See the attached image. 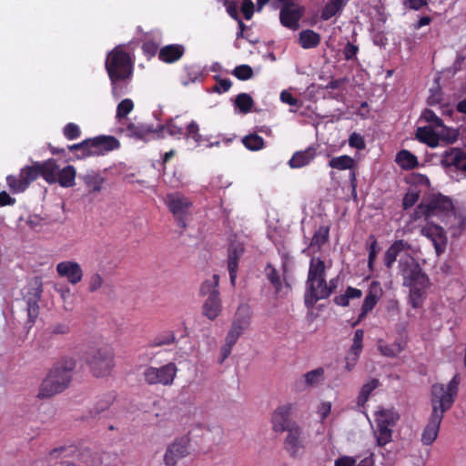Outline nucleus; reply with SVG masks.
<instances>
[{
  "instance_id": "nucleus-52",
  "label": "nucleus",
  "mask_w": 466,
  "mask_h": 466,
  "mask_svg": "<svg viewBox=\"0 0 466 466\" xmlns=\"http://www.w3.org/2000/svg\"><path fill=\"white\" fill-rule=\"evenodd\" d=\"M134 109V103L131 99H123L116 106V117L118 121L123 123L127 116Z\"/></svg>"
},
{
  "instance_id": "nucleus-59",
  "label": "nucleus",
  "mask_w": 466,
  "mask_h": 466,
  "mask_svg": "<svg viewBox=\"0 0 466 466\" xmlns=\"http://www.w3.org/2000/svg\"><path fill=\"white\" fill-rule=\"evenodd\" d=\"M420 195V191H418V190L408 191L403 198V201H402L403 208L408 209V208H411L412 206H414L417 203V201L419 200Z\"/></svg>"
},
{
  "instance_id": "nucleus-8",
  "label": "nucleus",
  "mask_w": 466,
  "mask_h": 466,
  "mask_svg": "<svg viewBox=\"0 0 466 466\" xmlns=\"http://www.w3.org/2000/svg\"><path fill=\"white\" fill-rule=\"evenodd\" d=\"M177 368L168 362L159 368L148 366L143 372L145 381L149 385L171 386L177 377Z\"/></svg>"
},
{
  "instance_id": "nucleus-24",
  "label": "nucleus",
  "mask_w": 466,
  "mask_h": 466,
  "mask_svg": "<svg viewBox=\"0 0 466 466\" xmlns=\"http://www.w3.org/2000/svg\"><path fill=\"white\" fill-rule=\"evenodd\" d=\"M243 253L244 247L240 243H232L228 248V270L232 287L236 286L238 261L241 258Z\"/></svg>"
},
{
  "instance_id": "nucleus-27",
  "label": "nucleus",
  "mask_w": 466,
  "mask_h": 466,
  "mask_svg": "<svg viewBox=\"0 0 466 466\" xmlns=\"http://www.w3.org/2000/svg\"><path fill=\"white\" fill-rule=\"evenodd\" d=\"M36 167H38L39 176L46 183L50 185L55 184V179L59 170V165L56 159L48 158L42 162L36 161Z\"/></svg>"
},
{
  "instance_id": "nucleus-64",
  "label": "nucleus",
  "mask_w": 466,
  "mask_h": 466,
  "mask_svg": "<svg viewBox=\"0 0 466 466\" xmlns=\"http://www.w3.org/2000/svg\"><path fill=\"white\" fill-rule=\"evenodd\" d=\"M217 85L214 86V91L217 93H224L230 89L232 82L228 78H221L216 76Z\"/></svg>"
},
{
  "instance_id": "nucleus-58",
  "label": "nucleus",
  "mask_w": 466,
  "mask_h": 466,
  "mask_svg": "<svg viewBox=\"0 0 466 466\" xmlns=\"http://www.w3.org/2000/svg\"><path fill=\"white\" fill-rule=\"evenodd\" d=\"M237 339H233L231 336L227 335L225 339V344L221 348V360H219L222 363L231 353V350L235 344L237 343Z\"/></svg>"
},
{
  "instance_id": "nucleus-43",
  "label": "nucleus",
  "mask_w": 466,
  "mask_h": 466,
  "mask_svg": "<svg viewBox=\"0 0 466 466\" xmlns=\"http://www.w3.org/2000/svg\"><path fill=\"white\" fill-rule=\"evenodd\" d=\"M380 384V382L378 379H371L370 381L365 383L361 387L360 394L357 398L358 406L364 407L372 391L376 390Z\"/></svg>"
},
{
  "instance_id": "nucleus-41",
  "label": "nucleus",
  "mask_w": 466,
  "mask_h": 466,
  "mask_svg": "<svg viewBox=\"0 0 466 466\" xmlns=\"http://www.w3.org/2000/svg\"><path fill=\"white\" fill-rule=\"evenodd\" d=\"M362 291L357 288L349 286L343 294L335 296L333 301L336 305L340 307H348L350 299H360Z\"/></svg>"
},
{
  "instance_id": "nucleus-44",
  "label": "nucleus",
  "mask_w": 466,
  "mask_h": 466,
  "mask_svg": "<svg viewBox=\"0 0 466 466\" xmlns=\"http://www.w3.org/2000/svg\"><path fill=\"white\" fill-rule=\"evenodd\" d=\"M265 274L270 284L273 286L276 294H280L283 283L277 268L271 263H268L265 267Z\"/></svg>"
},
{
  "instance_id": "nucleus-45",
  "label": "nucleus",
  "mask_w": 466,
  "mask_h": 466,
  "mask_svg": "<svg viewBox=\"0 0 466 466\" xmlns=\"http://www.w3.org/2000/svg\"><path fill=\"white\" fill-rule=\"evenodd\" d=\"M235 107L242 114H248L254 106V100L250 95L247 93L238 94L234 102Z\"/></svg>"
},
{
  "instance_id": "nucleus-6",
  "label": "nucleus",
  "mask_w": 466,
  "mask_h": 466,
  "mask_svg": "<svg viewBox=\"0 0 466 466\" xmlns=\"http://www.w3.org/2000/svg\"><path fill=\"white\" fill-rule=\"evenodd\" d=\"M374 418L377 426V444L384 447L392 441L393 428L400 418V413L394 408H380Z\"/></svg>"
},
{
  "instance_id": "nucleus-61",
  "label": "nucleus",
  "mask_w": 466,
  "mask_h": 466,
  "mask_svg": "<svg viewBox=\"0 0 466 466\" xmlns=\"http://www.w3.org/2000/svg\"><path fill=\"white\" fill-rule=\"evenodd\" d=\"M349 145L350 147L362 150L366 147V143L363 137L356 132H353L349 137Z\"/></svg>"
},
{
  "instance_id": "nucleus-46",
  "label": "nucleus",
  "mask_w": 466,
  "mask_h": 466,
  "mask_svg": "<svg viewBox=\"0 0 466 466\" xmlns=\"http://www.w3.org/2000/svg\"><path fill=\"white\" fill-rule=\"evenodd\" d=\"M410 288V303L413 309L420 308L425 298L424 289L420 286H408Z\"/></svg>"
},
{
  "instance_id": "nucleus-33",
  "label": "nucleus",
  "mask_w": 466,
  "mask_h": 466,
  "mask_svg": "<svg viewBox=\"0 0 466 466\" xmlns=\"http://www.w3.org/2000/svg\"><path fill=\"white\" fill-rule=\"evenodd\" d=\"M405 342L399 339L392 343H386L382 339L378 340V350L381 355L388 358H394L405 349Z\"/></svg>"
},
{
  "instance_id": "nucleus-62",
  "label": "nucleus",
  "mask_w": 466,
  "mask_h": 466,
  "mask_svg": "<svg viewBox=\"0 0 466 466\" xmlns=\"http://www.w3.org/2000/svg\"><path fill=\"white\" fill-rule=\"evenodd\" d=\"M359 46L350 42H348L343 48V56L347 61L357 59Z\"/></svg>"
},
{
  "instance_id": "nucleus-63",
  "label": "nucleus",
  "mask_w": 466,
  "mask_h": 466,
  "mask_svg": "<svg viewBox=\"0 0 466 466\" xmlns=\"http://www.w3.org/2000/svg\"><path fill=\"white\" fill-rule=\"evenodd\" d=\"M422 116L424 120L428 123L433 124L437 127H443V121L441 117H439L434 111L431 109H425L422 113Z\"/></svg>"
},
{
  "instance_id": "nucleus-7",
  "label": "nucleus",
  "mask_w": 466,
  "mask_h": 466,
  "mask_svg": "<svg viewBox=\"0 0 466 466\" xmlns=\"http://www.w3.org/2000/svg\"><path fill=\"white\" fill-rule=\"evenodd\" d=\"M398 273L402 277L403 286L427 287L428 276L422 271L418 261L412 256L405 254L398 263Z\"/></svg>"
},
{
  "instance_id": "nucleus-25",
  "label": "nucleus",
  "mask_w": 466,
  "mask_h": 466,
  "mask_svg": "<svg viewBox=\"0 0 466 466\" xmlns=\"http://www.w3.org/2000/svg\"><path fill=\"white\" fill-rule=\"evenodd\" d=\"M328 166L331 168L337 169V170H350V180L352 185L353 191H356V171H355V166L356 162L354 158H352L350 156L348 155H342L339 157H333L329 159Z\"/></svg>"
},
{
  "instance_id": "nucleus-14",
  "label": "nucleus",
  "mask_w": 466,
  "mask_h": 466,
  "mask_svg": "<svg viewBox=\"0 0 466 466\" xmlns=\"http://www.w3.org/2000/svg\"><path fill=\"white\" fill-rule=\"evenodd\" d=\"M252 309L248 304H240L232 319L230 329L227 335L231 336L235 339H238L243 332L249 327L252 319Z\"/></svg>"
},
{
  "instance_id": "nucleus-5",
  "label": "nucleus",
  "mask_w": 466,
  "mask_h": 466,
  "mask_svg": "<svg viewBox=\"0 0 466 466\" xmlns=\"http://www.w3.org/2000/svg\"><path fill=\"white\" fill-rule=\"evenodd\" d=\"M86 363L95 377H107L115 368V351L109 345L91 348L86 352Z\"/></svg>"
},
{
  "instance_id": "nucleus-4",
  "label": "nucleus",
  "mask_w": 466,
  "mask_h": 466,
  "mask_svg": "<svg viewBox=\"0 0 466 466\" xmlns=\"http://www.w3.org/2000/svg\"><path fill=\"white\" fill-rule=\"evenodd\" d=\"M452 199L441 193H433L425 197L417 206L412 214V219L417 220L421 217L429 219L437 217L441 221L450 218L451 213L454 211Z\"/></svg>"
},
{
  "instance_id": "nucleus-22",
  "label": "nucleus",
  "mask_w": 466,
  "mask_h": 466,
  "mask_svg": "<svg viewBox=\"0 0 466 466\" xmlns=\"http://www.w3.org/2000/svg\"><path fill=\"white\" fill-rule=\"evenodd\" d=\"M303 16V9L298 5L282 6L279 12L280 24L289 29L297 30Z\"/></svg>"
},
{
  "instance_id": "nucleus-23",
  "label": "nucleus",
  "mask_w": 466,
  "mask_h": 466,
  "mask_svg": "<svg viewBox=\"0 0 466 466\" xmlns=\"http://www.w3.org/2000/svg\"><path fill=\"white\" fill-rule=\"evenodd\" d=\"M420 232L421 235L431 240L438 255L444 251L447 243V238L443 228L441 226L434 224L427 225L422 227Z\"/></svg>"
},
{
  "instance_id": "nucleus-48",
  "label": "nucleus",
  "mask_w": 466,
  "mask_h": 466,
  "mask_svg": "<svg viewBox=\"0 0 466 466\" xmlns=\"http://www.w3.org/2000/svg\"><path fill=\"white\" fill-rule=\"evenodd\" d=\"M176 342V334L172 330H166L158 334L151 341L150 346L153 348L171 345Z\"/></svg>"
},
{
  "instance_id": "nucleus-39",
  "label": "nucleus",
  "mask_w": 466,
  "mask_h": 466,
  "mask_svg": "<svg viewBox=\"0 0 466 466\" xmlns=\"http://www.w3.org/2000/svg\"><path fill=\"white\" fill-rule=\"evenodd\" d=\"M327 268L325 261L319 257H312L309 264L307 279H315L326 277Z\"/></svg>"
},
{
  "instance_id": "nucleus-17",
  "label": "nucleus",
  "mask_w": 466,
  "mask_h": 466,
  "mask_svg": "<svg viewBox=\"0 0 466 466\" xmlns=\"http://www.w3.org/2000/svg\"><path fill=\"white\" fill-rule=\"evenodd\" d=\"M87 142L89 157L100 156L106 152L112 151L119 147V141L111 136H100L94 138L86 139Z\"/></svg>"
},
{
  "instance_id": "nucleus-49",
  "label": "nucleus",
  "mask_w": 466,
  "mask_h": 466,
  "mask_svg": "<svg viewBox=\"0 0 466 466\" xmlns=\"http://www.w3.org/2000/svg\"><path fill=\"white\" fill-rule=\"evenodd\" d=\"M116 399L115 394H107L100 399L94 406V408L90 410V413L93 417H96L107 410Z\"/></svg>"
},
{
  "instance_id": "nucleus-20",
  "label": "nucleus",
  "mask_w": 466,
  "mask_h": 466,
  "mask_svg": "<svg viewBox=\"0 0 466 466\" xmlns=\"http://www.w3.org/2000/svg\"><path fill=\"white\" fill-rule=\"evenodd\" d=\"M56 272L59 277L66 279L72 285L81 282L84 275L80 264L73 260L59 262L56 265Z\"/></svg>"
},
{
  "instance_id": "nucleus-32",
  "label": "nucleus",
  "mask_w": 466,
  "mask_h": 466,
  "mask_svg": "<svg viewBox=\"0 0 466 466\" xmlns=\"http://www.w3.org/2000/svg\"><path fill=\"white\" fill-rule=\"evenodd\" d=\"M155 129L157 138H163L164 131L178 139L185 137V127L182 125H178L176 119H170L165 125H157Z\"/></svg>"
},
{
  "instance_id": "nucleus-3",
  "label": "nucleus",
  "mask_w": 466,
  "mask_h": 466,
  "mask_svg": "<svg viewBox=\"0 0 466 466\" xmlns=\"http://www.w3.org/2000/svg\"><path fill=\"white\" fill-rule=\"evenodd\" d=\"M76 365V360L71 357H65L57 361L41 383L37 397L50 398L64 391L71 382Z\"/></svg>"
},
{
  "instance_id": "nucleus-60",
  "label": "nucleus",
  "mask_w": 466,
  "mask_h": 466,
  "mask_svg": "<svg viewBox=\"0 0 466 466\" xmlns=\"http://www.w3.org/2000/svg\"><path fill=\"white\" fill-rule=\"evenodd\" d=\"M158 48L159 45L150 39L145 40L142 44L143 53L149 57L154 56L157 53Z\"/></svg>"
},
{
  "instance_id": "nucleus-55",
  "label": "nucleus",
  "mask_w": 466,
  "mask_h": 466,
  "mask_svg": "<svg viewBox=\"0 0 466 466\" xmlns=\"http://www.w3.org/2000/svg\"><path fill=\"white\" fill-rule=\"evenodd\" d=\"M104 279L98 272L90 274L87 279V290L90 293L96 292L102 288Z\"/></svg>"
},
{
  "instance_id": "nucleus-12",
  "label": "nucleus",
  "mask_w": 466,
  "mask_h": 466,
  "mask_svg": "<svg viewBox=\"0 0 466 466\" xmlns=\"http://www.w3.org/2000/svg\"><path fill=\"white\" fill-rule=\"evenodd\" d=\"M329 297L330 289H328L326 277L306 280L304 303L307 308H313L319 300L327 299Z\"/></svg>"
},
{
  "instance_id": "nucleus-37",
  "label": "nucleus",
  "mask_w": 466,
  "mask_h": 466,
  "mask_svg": "<svg viewBox=\"0 0 466 466\" xmlns=\"http://www.w3.org/2000/svg\"><path fill=\"white\" fill-rule=\"evenodd\" d=\"M76 170L75 167L68 165L59 168L55 184L58 183L62 187H72L76 184Z\"/></svg>"
},
{
  "instance_id": "nucleus-31",
  "label": "nucleus",
  "mask_w": 466,
  "mask_h": 466,
  "mask_svg": "<svg viewBox=\"0 0 466 466\" xmlns=\"http://www.w3.org/2000/svg\"><path fill=\"white\" fill-rule=\"evenodd\" d=\"M316 157V148L309 147L305 150L297 151L289 161L291 168H300L309 165Z\"/></svg>"
},
{
  "instance_id": "nucleus-29",
  "label": "nucleus",
  "mask_w": 466,
  "mask_h": 466,
  "mask_svg": "<svg viewBox=\"0 0 466 466\" xmlns=\"http://www.w3.org/2000/svg\"><path fill=\"white\" fill-rule=\"evenodd\" d=\"M323 379L324 369L320 367L304 374L302 378L295 382L294 386L296 390H302L308 387L317 386Z\"/></svg>"
},
{
  "instance_id": "nucleus-11",
  "label": "nucleus",
  "mask_w": 466,
  "mask_h": 466,
  "mask_svg": "<svg viewBox=\"0 0 466 466\" xmlns=\"http://www.w3.org/2000/svg\"><path fill=\"white\" fill-rule=\"evenodd\" d=\"M190 438L187 435L176 438L167 445L163 461L165 466H177L178 461L190 454Z\"/></svg>"
},
{
  "instance_id": "nucleus-16",
  "label": "nucleus",
  "mask_w": 466,
  "mask_h": 466,
  "mask_svg": "<svg viewBox=\"0 0 466 466\" xmlns=\"http://www.w3.org/2000/svg\"><path fill=\"white\" fill-rule=\"evenodd\" d=\"M291 410L290 404H286L278 407L272 413L271 424L273 431L277 433H282L289 431L293 425H298L297 422L291 420Z\"/></svg>"
},
{
  "instance_id": "nucleus-56",
  "label": "nucleus",
  "mask_w": 466,
  "mask_h": 466,
  "mask_svg": "<svg viewBox=\"0 0 466 466\" xmlns=\"http://www.w3.org/2000/svg\"><path fill=\"white\" fill-rule=\"evenodd\" d=\"M233 75L239 80H248L252 77L253 70L248 65H239L234 68Z\"/></svg>"
},
{
  "instance_id": "nucleus-36",
  "label": "nucleus",
  "mask_w": 466,
  "mask_h": 466,
  "mask_svg": "<svg viewBox=\"0 0 466 466\" xmlns=\"http://www.w3.org/2000/svg\"><path fill=\"white\" fill-rule=\"evenodd\" d=\"M321 36L311 29H304L299 35V45L303 49H312L319 46Z\"/></svg>"
},
{
  "instance_id": "nucleus-18",
  "label": "nucleus",
  "mask_w": 466,
  "mask_h": 466,
  "mask_svg": "<svg viewBox=\"0 0 466 466\" xmlns=\"http://www.w3.org/2000/svg\"><path fill=\"white\" fill-rule=\"evenodd\" d=\"M211 138V136L202 135L200 133L199 125L195 120H192L185 127L184 139L187 142L192 141L195 147H212L219 145V141H212Z\"/></svg>"
},
{
  "instance_id": "nucleus-40",
  "label": "nucleus",
  "mask_w": 466,
  "mask_h": 466,
  "mask_svg": "<svg viewBox=\"0 0 466 466\" xmlns=\"http://www.w3.org/2000/svg\"><path fill=\"white\" fill-rule=\"evenodd\" d=\"M395 161L404 170H412L419 166L417 157L407 149L399 151Z\"/></svg>"
},
{
  "instance_id": "nucleus-19",
  "label": "nucleus",
  "mask_w": 466,
  "mask_h": 466,
  "mask_svg": "<svg viewBox=\"0 0 466 466\" xmlns=\"http://www.w3.org/2000/svg\"><path fill=\"white\" fill-rule=\"evenodd\" d=\"M383 290L381 288V285L379 281L374 280L370 284L368 294L366 295L362 306H361V311L358 317V319L354 322L353 326L360 323L369 312H370L380 298L382 297Z\"/></svg>"
},
{
  "instance_id": "nucleus-51",
  "label": "nucleus",
  "mask_w": 466,
  "mask_h": 466,
  "mask_svg": "<svg viewBox=\"0 0 466 466\" xmlns=\"http://www.w3.org/2000/svg\"><path fill=\"white\" fill-rule=\"evenodd\" d=\"M242 142L244 146L252 151L260 150L264 147L265 141L262 137L257 135V134H250L246 136Z\"/></svg>"
},
{
  "instance_id": "nucleus-53",
  "label": "nucleus",
  "mask_w": 466,
  "mask_h": 466,
  "mask_svg": "<svg viewBox=\"0 0 466 466\" xmlns=\"http://www.w3.org/2000/svg\"><path fill=\"white\" fill-rule=\"evenodd\" d=\"M368 243H369L368 267H369L370 270L372 271L373 268H374V263H375V260L377 258V255L379 252L378 240L374 235H370L368 238Z\"/></svg>"
},
{
  "instance_id": "nucleus-47",
  "label": "nucleus",
  "mask_w": 466,
  "mask_h": 466,
  "mask_svg": "<svg viewBox=\"0 0 466 466\" xmlns=\"http://www.w3.org/2000/svg\"><path fill=\"white\" fill-rule=\"evenodd\" d=\"M344 0H330L326 5L323 7L321 12V18L323 20H329L343 7Z\"/></svg>"
},
{
  "instance_id": "nucleus-15",
  "label": "nucleus",
  "mask_w": 466,
  "mask_h": 466,
  "mask_svg": "<svg viewBox=\"0 0 466 466\" xmlns=\"http://www.w3.org/2000/svg\"><path fill=\"white\" fill-rule=\"evenodd\" d=\"M117 133L137 140H147L150 137H156V129L152 124H135L125 121L118 127Z\"/></svg>"
},
{
  "instance_id": "nucleus-57",
  "label": "nucleus",
  "mask_w": 466,
  "mask_h": 466,
  "mask_svg": "<svg viewBox=\"0 0 466 466\" xmlns=\"http://www.w3.org/2000/svg\"><path fill=\"white\" fill-rule=\"evenodd\" d=\"M63 135L68 140H74L81 136V131L76 124L68 123L63 128Z\"/></svg>"
},
{
  "instance_id": "nucleus-50",
  "label": "nucleus",
  "mask_w": 466,
  "mask_h": 466,
  "mask_svg": "<svg viewBox=\"0 0 466 466\" xmlns=\"http://www.w3.org/2000/svg\"><path fill=\"white\" fill-rule=\"evenodd\" d=\"M82 179L90 191L99 192L102 189L104 179L98 174H86L82 177Z\"/></svg>"
},
{
  "instance_id": "nucleus-10",
  "label": "nucleus",
  "mask_w": 466,
  "mask_h": 466,
  "mask_svg": "<svg viewBox=\"0 0 466 466\" xmlns=\"http://www.w3.org/2000/svg\"><path fill=\"white\" fill-rule=\"evenodd\" d=\"M39 177L38 167L36 162H35L32 166L22 167L18 176H7L6 183L13 193H22Z\"/></svg>"
},
{
  "instance_id": "nucleus-35",
  "label": "nucleus",
  "mask_w": 466,
  "mask_h": 466,
  "mask_svg": "<svg viewBox=\"0 0 466 466\" xmlns=\"http://www.w3.org/2000/svg\"><path fill=\"white\" fill-rule=\"evenodd\" d=\"M452 230V235H460L466 226V215L454 208V211L451 213L450 218H446L442 221Z\"/></svg>"
},
{
  "instance_id": "nucleus-1",
  "label": "nucleus",
  "mask_w": 466,
  "mask_h": 466,
  "mask_svg": "<svg viewBox=\"0 0 466 466\" xmlns=\"http://www.w3.org/2000/svg\"><path fill=\"white\" fill-rule=\"evenodd\" d=\"M461 379L456 374L448 383L433 384L431 387V414L421 433L423 445H431L438 437L444 413L453 405L458 395Z\"/></svg>"
},
{
  "instance_id": "nucleus-28",
  "label": "nucleus",
  "mask_w": 466,
  "mask_h": 466,
  "mask_svg": "<svg viewBox=\"0 0 466 466\" xmlns=\"http://www.w3.org/2000/svg\"><path fill=\"white\" fill-rule=\"evenodd\" d=\"M410 245L403 240H395L385 251L384 254V265L388 269L392 268L395 264L398 256L404 250L410 249Z\"/></svg>"
},
{
  "instance_id": "nucleus-9",
  "label": "nucleus",
  "mask_w": 466,
  "mask_h": 466,
  "mask_svg": "<svg viewBox=\"0 0 466 466\" xmlns=\"http://www.w3.org/2000/svg\"><path fill=\"white\" fill-rule=\"evenodd\" d=\"M165 203L175 217L177 225L181 228H186L187 217L189 215L192 202L187 197L179 193H172L167 195Z\"/></svg>"
},
{
  "instance_id": "nucleus-2",
  "label": "nucleus",
  "mask_w": 466,
  "mask_h": 466,
  "mask_svg": "<svg viewBox=\"0 0 466 466\" xmlns=\"http://www.w3.org/2000/svg\"><path fill=\"white\" fill-rule=\"evenodd\" d=\"M105 67L111 83L113 96L121 97L127 92L133 76V61L130 55L120 46H116L107 54Z\"/></svg>"
},
{
  "instance_id": "nucleus-42",
  "label": "nucleus",
  "mask_w": 466,
  "mask_h": 466,
  "mask_svg": "<svg viewBox=\"0 0 466 466\" xmlns=\"http://www.w3.org/2000/svg\"><path fill=\"white\" fill-rule=\"evenodd\" d=\"M219 275L214 274L211 279L203 281L199 288V296L208 297L212 295H219Z\"/></svg>"
},
{
  "instance_id": "nucleus-54",
  "label": "nucleus",
  "mask_w": 466,
  "mask_h": 466,
  "mask_svg": "<svg viewBox=\"0 0 466 466\" xmlns=\"http://www.w3.org/2000/svg\"><path fill=\"white\" fill-rule=\"evenodd\" d=\"M77 451V448L75 445L61 446L55 448L50 451V456L53 458H66L73 456Z\"/></svg>"
},
{
  "instance_id": "nucleus-13",
  "label": "nucleus",
  "mask_w": 466,
  "mask_h": 466,
  "mask_svg": "<svg viewBox=\"0 0 466 466\" xmlns=\"http://www.w3.org/2000/svg\"><path fill=\"white\" fill-rule=\"evenodd\" d=\"M283 447L291 458H300L303 456L306 449L305 437L303 430L299 424L293 425L287 431Z\"/></svg>"
},
{
  "instance_id": "nucleus-21",
  "label": "nucleus",
  "mask_w": 466,
  "mask_h": 466,
  "mask_svg": "<svg viewBox=\"0 0 466 466\" xmlns=\"http://www.w3.org/2000/svg\"><path fill=\"white\" fill-rule=\"evenodd\" d=\"M441 165L444 168L466 171V153L459 147L449 148L441 154Z\"/></svg>"
},
{
  "instance_id": "nucleus-34",
  "label": "nucleus",
  "mask_w": 466,
  "mask_h": 466,
  "mask_svg": "<svg viewBox=\"0 0 466 466\" xmlns=\"http://www.w3.org/2000/svg\"><path fill=\"white\" fill-rule=\"evenodd\" d=\"M329 239V227L320 226L313 234L308 249L312 250L314 253L320 251L323 245Z\"/></svg>"
},
{
  "instance_id": "nucleus-26",
  "label": "nucleus",
  "mask_w": 466,
  "mask_h": 466,
  "mask_svg": "<svg viewBox=\"0 0 466 466\" xmlns=\"http://www.w3.org/2000/svg\"><path fill=\"white\" fill-rule=\"evenodd\" d=\"M222 310L223 305L220 294L208 296L202 305V314L211 321L218 318Z\"/></svg>"
},
{
  "instance_id": "nucleus-30",
  "label": "nucleus",
  "mask_w": 466,
  "mask_h": 466,
  "mask_svg": "<svg viewBox=\"0 0 466 466\" xmlns=\"http://www.w3.org/2000/svg\"><path fill=\"white\" fill-rule=\"evenodd\" d=\"M185 53V47L182 45L172 44L163 46L158 52V59L167 64H172L178 61Z\"/></svg>"
},
{
  "instance_id": "nucleus-38",
  "label": "nucleus",
  "mask_w": 466,
  "mask_h": 466,
  "mask_svg": "<svg viewBox=\"0 0 466 466\" xmlns=\"http://www.w3.org/2000/svg\"><path fill=\"white\" fill-rule=\"evenodd\" d=\"M415 137L420 142L426 144L430 147H436L439 145V136L431 127H419Z\"/></svg>"
}]
</instances>
